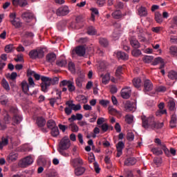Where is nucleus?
Wrapping results in <instances>:
<instances>
[{
    "instance_id": "nucleus-62",
    "label": "nucleus",
    "mask_w": 177,
    "mask_h": 177,
    "mask_svg": "<svg viewBox=\"0 0 177 177\" xmlns=\"http://www.w3.org/2000/svg\"><path fill=\"white\" fill-rule=\"evenodd\" d=\"M12 50H13V45L9 44V45L6 46L5 51L6 52V53H10V52H12Z\"/></svg>"
},
{
    "instance_id": "nucleus-55",
    "label": "nucleus",
    "mask_w": 177,
    "mask_h": 177,
    "mask_svg": "<svg viewBox=\"0 0 177 177\" xmlns=\"http://www.w3.org/2000/svg\"><path fill=\"white\" fill-rule=\"evenodd\" d=\"M23 37L25 38H34V33L32 32L26 31L24 33Z\"/></svg>"
},
{
    "instance_id": "nucleus-52",
    "label": "nucleus",
    "mask_w": 177,
    "mask_h": 177,
    "mask_svg": "<svg viewBox=\"0 0 177 177\" xmlns=\"http://www.w3.org/2000/svg\"><path fill=\"white\" fill-rule=\"evenodd\" d=\"M68 89L69 92H74L75 91V86H74V82L71 81L68 85Z\"/></svg>"
},
{
    "instance_id": "nucleus-29",
    "label": "nucleus",
    "mask_w": 177,
    "mask_h": 177,
    "mask_svg": "<svg viewBox=\"0 0 177 177\" xmlns=\"http://www.w3.org/2000/svg\"><path fill=\"white\" fill-rule=\"evenodd\" d=\"M56 64L58 66V67H66L67 66V60H66L64 58L59 59L57 60Z\"/></svg>"
},
{
    "instance_id": "nucleus-28",
    "label": "nucleus",
    "mask_w": 177,
    "mask_h": 177,
    "mask_svg": "<svg viewBox=\"0 0 177 177\" xmlns=\"http://www.w3.org/2000/svg\"><path fill=\"white\" fill-rule=\"evenodd\" d=\"M46 60L48 63H53L56 60V54L55 53H49L46 55Z\"/></svg>"
},
{
    "instance_id": "nucleus-18",
    "label": "nucleus",
    "mask_w": 177,
    "mask_h": 177,
    "mask_svg": "<svg viewBox=\"0 0 177 177\" xmlns=\"http://www.w3.org/2000/svg\"><path fill=\"white\" fill-rule=\"evenodd\" d=\"M136 164V158H128L125 159L124 165L127 167H131V165H135Z\"/></svg>"
},
{
    "instance_id": "nucleus-32",
    "label": "nucleus",
    "mask_w": 177,
    "mask_h": 177,
    "mask_svg": "<svg viewBox=\"0 0 177 177\" xmlns=\"http://www.w3.org/2000/svg\"><path fill=\"white\" fill-rule=\"evenodd\" d=\"M19 157V154L17 153H10L8 158L7 160L9 162H13V161H16Z\"/></svg>"
},
{
    "instance_id": "nucleus-22",
    "label": "nucleus",
    "mask_w": 177,
    "mask_h": 177,
    "mask_svg": "<svg viewBox=\"0 0 177 177\" xmlns=\"http://www.w3.org/2000/svg\"><path fill=\"white\" fill-rule=\"evenodd\" d=\"M85 171H86V169H85V167H80L75 169V174L77 176H81V175H84Z\"/></svg>"
},
{
    "instance_id": "nucleus-46",
    "label": "nucleus",
    "mask_w": 177,
    "mask_h": 177,
    "mask_svg": "<svg viewBox=\"0 0 177 177\" xmlns=\"http://www.w3.org/2000/svg\"><path fill=\"white\" fill-rule=\"evenodd\" d=\"M153 56L146 55L142 58L144 63H151L153 62Z\"/></svg>"
},
{
    "instance_id": "nucleus-41",
    "label": "nucleus",
    "mask_w": 177,
    "mask_h": 177,
    "mask_svg": "<svg viewBox=\"0 0 177 177\" xmlns=\"http://www.w3.org/2000/svg\"><path fill=\"white\" fill-rule=\"evenodd\" d=\"M59 133V127H57L51 129V136H53V138H57Z\"/></svg>"
},
{
    "instance_id": "nucleus-40",
    "label": "nucleus",
    "mask_w": 177,
    "mask_h": 177,
    "mask_svg": "<svg viewBox=\"0 0 177 177\" xmlns=\"http://www.w3.org/2000/svg\"><path fill=\"white\" fill-rule=\"evenodd\" d=\"M23 120V118L19 115H15L12 118V121L15 122V124H20Z\"/></svg>"
},
{
    "instance_id": "nucleus-45",
    "label": "nucleus",
    "mask_w": 177,
    "mask_h": 177,
    "mask_svg": "<svg viewBox=\"0 0 177 177\" xmlns=\"http://www.w3.org/2000/svg\"><path fill=\"white\" fill-rule=\"evenodd\" d=\"M70 129L72 131V132H78L79 128L78 126L75 123H72L69 125Z\"/></svg>"
},
{
    "instance_id": "nucleus-12",
    "label": "nucleus",
    "mask_w": 177,
    "mask_h": 177,
    "mask_svg": "<svg viewBox=\"0 0 177 177\" xmlns=\"http://www.w3.org/2000/svg\"><path fill=\"white\" fill-rule=\"evenodd\" d=\"M125 147V143L122 141H120L116 145V150L118 151L117 157H121L122 156V150Z\"/></svg>"
},
{
    "instance_id": "nucleus-25",
    "label": "nucleus",
    "mask_w": 177,
    "mask_h": 177,
    "mask_svg": "<svg viewBox=\"0 0 177 177\" xmlns=\"http://www.w3.org/2000/svg\"><path fill=\"white\" fill-rule=\"evenodd\" d=\"M138 12L140 17H145V16H147V9H146L145 7H140L138 8Z\"/></svg>"
},
{
    "instance_id": "nucleus-60",
    "label": "nucleus",
    "mask_w": 177,
    "mask_h": 177,
    "mask_svg": "<svg viewBox=\"0 0 177 177\" xmlns=\"http://www.w3.org/2000/svg\"><path fill=\"white\" fill-rule=\"evenodd\" d=\"M93 166H94V169L96 174H100V167L99 166V163H97V162H95L93 163Z\"/></svg>"
},
{
    "instance_id": "nucleus-59",
    "label": "nucleus",
    "mask_w": 177,
    "mask_h": 177,
    "mask_svg": "<svg viewBox=\"0 0 177 177\" xmlns=\"http://www.w3.org/2000/svg\"><path fill=\"white\" fill-rule=\"evenodd\" d=\"M123 68H124L121 66L118 67V68L116 69V72H115L116 77H120L121 75V74H122Z\"/></svg>"
},
{
    "instance_id": "nucleus-6",
    "label": "nucleus",
    "mask_w": 177,
    "mask_h": 177,
    "mask_svg": "<svg viewBox=\"0 0 177 177\" xmlns=\"http://www.w3.org/2000/svg\"><path fill=\"white\" fill-rule=\"evenodd\" d=\"M37 125L39 128H41V131H43L44 133L48 132V129L44 127V125L46 124V120L43 117L37 118L36 120Z\"/></svg>"
},
{
    "instance_id": "nucleus-26",
    "label": "nucleus",
    "mask_w": 177,
    "mask_h": 177,
    "mask_svg": "<svg viewBox=\"0 0 177 177\" xmlns=\"http://www.w3.org/2000/svg\"><path fill=\"white\" fill-rule=\"evenodd\" d=\"M168 107H169V109L171 111H174V110H175V107L176 106V104H175V100L171 98L168 101V104H167Z\"/></svg>"
},
{
    "instance_id": "nucleus-15",
    "label": "nucleus",
    "mask_w": 177,
    "mask_h": 177,
    "mask_svg": "<svg viewBox=\"0 0 177 177\" xmlns=\"http://www.w3.org/2000/svg\"><path fill=\"white\" fill-rule=\"evenodd\" d=\"M86 50L85 49V47H84V46H79L75 49L76 55H77V56H80V57L82 56H85Z\"/></svg>"
},
{
    "instance_id": "nucleus-3",
    "label": "nucleus",
    "mask_w": 177,
    "mask_h": 177,
    "mask_svg": "<svg viewBox=\"0 0 177 177\" xmlns=\"http://www.w3.org/2000/svg\"><path fill=\"white\" fill-rule=\"evenodd\" d=\"M41 83L40 86L41 88L42 92L46 93L48 92V88L50 86V77L46 76H41Z\"/></svg>"
},
{
    "instance_id": "nucleus-50",
    "label": "nucleus",
    "mask_w": 177,
    "mask_h": 177,
    "mask_svg": "<svg viewBox=\"0 0 177 177\" xmlns=\"http://www.w3.org/2000/svg\"><path fill=\"white\" fill-rule=\"evenodd\" d=\"M127 140H129V142L133 141V139H135V134H133V132L127 133Z\"/></svg>"
},
{
    "instance_id": "nucleus-19",
    "label": "nucleus",
    "mask_w": 177,
    "mask_h": 177,
    "mask_svg": "<svg viewBox=\"0 0 177 177\" xmlns=\"http://www.w3.org/2000/svg\"><path fill=\"white\" fill-rule=\"evenodd\" d=\"M12 5H14V6H17V5H19V6L23 8L26 6L27 0H12Z\"/></svg>"
},
{
    "instance_id": "nucleus-14",
    "label": "nucleus",
    "mask_w": 177,
    "mask_h": 177,
    "mask_svg": "<svg viewBox=\"0 0 177 177\" xmlns=\"http://www.w3.org/2000/svg\"><path fill=\"white\" fill-rule=\"evenodd\" d=\"M129 41L131 46L134 48L135 49H139L140 48V43H139V41L136 39L135 37H131L129 38Z\"/></svg>"
},
{
    "instance_id": "nucleus-13",
    "label": "nucleus",
    "mask_w": 177,
    "mask_h": 177,
    "mask_svg": "<svg viewBox=\"0 0 177 177\" xmlns=\"http://www.w3.org/2000/svg\"><path fill=\"white\" fill-rule=\"evenodd\" d=\"M111 16L113 19H115V20H121L122 17L127 16V14H122L121 10H117L112 12Z\"/></svg>"
},
{
    "instance_id": "nucleus-7",
    "label": "nucleus",
    "mask_w": 177,
    "mask_h": 177,
    "mask_svg": "<svg viewBox=\"0 0 177 177\" xmlns=\"http://www.w3.org/2000/svg\"><path fill=\"white\" fill-rule=\"evenodd\" d=\"M34 162V159L31 158V156H28L24 159H22L19 163V165L21 167V168H26L28 167V165H31Z\"/></svg>"
},
{
    "instance_id": "nucleus-64",
    "label": "nucleus",
    "mask_w": 177,
    "mask_h": 177,
    "mask_svg": "<svg viewBox=\"0 0 177 177\" xmlns=\"http://www.w3.org/2000/svg\"><path fill=\"white\" fill-rule=\"evenodd\" d=\"M167 91V87L164 86H160L156 88V92H165Z\"/></svg>"
},
{
    "instance_id": "nucleus-20",
    "label": "nucleus",
    "mask_w": 177,
    "mask_h": 177,
    "mask_svg": "<svg viewBox=\"0 0 177 177\" xmlns=\"http://www.w3.org/2000/svg\"><path fill=\"white\" fill-rule=\"evenodd\" d=\"M57 95H58V97L56 98H51L50 99V104L53 107L55 106V103H57L58 100H60L62 99V91H59L57 93Z\"/></svg>"
},
{
    "instance_id": "nucleus-31",
    "label": "nucleus",
    "mask_w": 177,
    "mask_h": 177,
    "mask_svg": "<svg viewBox=\"0 0 177 177\" xmlns=\"http://www.w3.org/2000/svg\"><path fill=\"white\" fill-rule=\"evenodd\" d=\"M76 100L77 102H80V103H83L84 104H85V103H88V98H86L84 95H79L76 97Z\"/></svg>"
},
{
    "instance_id": "nucleus-1",
    "label": "nucleus",
    "mask_w": 177,
    "mask_h": 177,
    "mask_svg": "<svg viewBox=\"0 0 177 177\" xmlns=\"http://www.w3.org/2000/svg\"><path fill=\"white\" fill-rule=\"evenodd\" d=\"M142 120V127L145 128V129H161L162 127H164V122H156V118L153 115H150L149 117H147L145 115H141Z\"/></svg>"
},
{
    "instance_id": "nucleus-42",
    "label": "nucleus",
    "mask_w": 177,
    "mask_h": 177,
    "mask_svg": "<svg viewBox=\"0 0 177 177\" xmlns=\"http://www.w3.org/2000/svg\"><path fill=\"white\" fill-rule=\"evenodd\" d=\"M168 77L170 80H177V73L174 71L169 72Z\"/></svg>"
},
{
    "instance_id": "nucleus-2",
    "label": "nucleus",
    "mask_w": 177,
    "mask_h": 177,
    "mask_svg": "<svg viewBox=\"0 0 177 177\" xmlns=\"http://www.w3.org/2000/svg\"><path fill=\"white\" fill-rule=\"evenodd\" d=\"M44 56H45V53L42 49H35L29 52V57L33 60L42 59Z\"/></svg>"
},
{
    "instance_id": "nucleus-43",
    "label": "nucleus",
    "mask_w": 177,
    "mask_h": 177,
    "mask_svg": "<svg viewBox=\"0 0 177 177\" xmlns=\"http://www.w3.org/2000/svg\"><path fill=\"white\" fill-rule=\"evenodd\" d=\"M155 20L156 22L161 24L162 21V15L159 12H156L155 14Z\"/></svg>"
},
{
    "instance_id": "nucleus-4",
    "label": "nucleus",
    "mask_w": 177,
    "mask_h": 177,
    "mask_svg": "<svg viewBox=\"0 0 177 177\" xmlns=\"http://www.w3.org/2000/svg\"><path fill=\"white\" fill-rule=\"evenodd\" d=\"M9 16L11 24H12L15 28H20L23 24L19 18L16 17V12H11Z\"/></svg>"
},
{
    "instance_id": "nucleus-61",
    "label": "nucleus",
    "mask_w": 177,
    "mask_h": 177,
    "mask_svg": "<svg viewBox=\"0 0 177 177\" xmlns=\"http://www.w3.org/2000/svg\"><path fill=\"white\" fill-rule=\"evenodd\" d=\"M100 128H101L102 132H107V131H109V124H107V123H104Z\"/></svg>"
},
{
    "instance_id": "nucleus-16",
    "label": "nucleus",
    "mask_w": 177,
    "mask_h": 177,
    "mask_svg": "<svg viewBox=\"0 0 177 177\" xmlns=\"http://www.w3.org/2000/svg\"><path fill=\"white\" fill-rule=\"evenodd\" d=\"M71 163L73 167H78V165H84V161L81 158H76L71 160Z\"/></svg>"
},
{
    "instance_id": "nucleus-51",
    "label": "nucleus",
    "mask_w": 177,
    "mask_h": 177,
    "mask_svg": "<svg viewBox=\"0 0 177 177\" xmlns=\"http://www.w3.org/2000/svg\"><path fill=\"white\" fill-rule=\"evenodd\" d=\"M109 113L111 115H115V114H118V111L117 109L113 108L112 106H109L108 108Z\"/></svg>"
},
{
    "instance_id": "nucleus-53",
    "label": "nucleus",
    "mask_w": 177,
    "mask_h": 177,
    "mask_svg": "<svg viewBox=\"0 0 177 177\" xmlns=\"http://www.w3.org/2000/svg\"><path fill=\"white\" fill-rule=\"evenodd\" d=\"M152 153H153V154H155L156 156H161V154H162V151L158 149V148H153L151 149Z\"/></svg>"
},
{
    "instance_id": "nucleus-48",
    "label": "nucleus",
    "mask_w": 177,
    "mask_h": 177,
    "mask_svg": "<svg viewBox=\"0 0 177 177\" xmlns=\"http://www.w3.org/2000/svg\"><path fill=\"white\" fill-rule=\"evenodd\" d=\"M68 70L72 73H75V64H74V62H70L68 63Z\"/></svg>"
},
{
    "instance_id": "nucleus-33",
    "label": "nucleus",
    "mask_w": 177,
    "mask_h": 177,
    "mask_svg": "<svg viewBox=\"0 0 177 177\" xmlns=\"http://www.w3.org/2000/svg\"><path fill=\"white\" fill-rule=\"evenodd\" d=\"M125 109L127 111H133L135 106H133V104L131 103V102L127 101L125 104Z\"/></svg>"
},
{
    "instance_id": "nucleus-34",
    "label": "nucleus",
    "mask_w": 177,
    "mask_h": 177,
    "mask_svg": "<svg viewBox=\"0 0 177 177\" xmlns=\"http://www.w3.org/2000/svg\"><path fill=\"white\" fill-rule=\"evenodd\" d=\"M23 19H25V20H31L34 19V15L31 12H24L22 15Z\"/></svg>"
},
{
    "instance_id": "nucleus-56",
    "label": "nucleus",
    "mask_w": 177,
    "mask_h": 177,
    "mask_svg": "<svg viewBox=\"0 0 177 177\" xmlns=\"http://www.w3.org/2000/svg\"><path fill=\"white\" fill-rule=\"evenodd\" d=\"M133 56H135L136 57H138V56H140L142 55V51L138 49L133 50L131 52Z\"/></svg>"
},
{
    "instance_id": "nucleus-17",
    "label": "nucleus",
    "mask_w": 177,
    "mask_h": 177,
    "mask_svg": "<svg viewBox=\"0 0 177 177\" xmlns=\"http://www.w3.org/2000/svg\"><path fill=\"white\" fill-rule=\"evenodd\" d=\"M85 81V75H81L75 79V84L78 88H82V82Z\"/></svg>"
},
{
    "instance_id": "nucleus-39",
    "label": "nucleus",
    "mask_w": 177,
    "mask_h": 177,
    "mask_svg": "<svg viewBox=\"0 0 177 177\" xmlns=\"http://www.w3.org/2000/svg\"><path fill=\"white\" fill-rule=\"evenodd\" d=\"M99 42L100 45H101V46H104V48L109 46V41H107L106 38H100Z\"/></svg>"
},
{
    "instance_id": "nucleus-37",
    "label": "nucleus",
    "mask_w": 177,
    "mask_h": 177,
    "mask_svg": "<svg viewBox=\"0 0 177 177\" xmlns=\"http://www.w3.org/2000/svg\"><path fill=\"white\" fill-rule=\"evenodd\" d=\"M176 127V115L173 114L170 120V127L175 128Z\"/></svg>"
},
{
    "instance_id": "nucleus-44",
    "label": "nucleus",
    "mask_w": 177,
    "mask_h": 177,
    "mask_svg": "<svg viewBox=\"0 0 177 177\" xmlns=\"http://www.w3.org/2000/svg\"><path fill=\"white\" fill-rule=\"evenodd\" d=\"M87 34L88 35H95L96 34V29L93 26H90L87 28Z\"/></svg>"
},
{
    "instance_id": "nucleus-5",
    "label": "nucleus",
    "mask_w": 177,
    "mask_h": 177,
    "mask_svg": "<svg viewBox=\"0 0 177 177\" xmlns=\"http://www.w3.org/2000/svg\"><path fill=\"white\" fill-rule=\"evenodd\" d=\"M70 146H71V143L68 137H64L59 142L58 149L67 150L70 149Z\"/></svg>"
},
{
    "instance_id": "nucleus-30",
    "label": "nucleus",
    "mask_w": 177,
    "mask_h": 177,
    "mask_svg": "<svg viewBox=\"0 0 177 177\" xmlns=\"http://www.w3.org/2000/svg\"><path fill=\"white\" fill-rule=\"evenodd\" d=\"M46 126H47V128H48V129H53L57 127L56 126V122H55V120H48L46 123Z\"/></svg>"
},
{
    "instance_id": "nucleus-24",
    "label": "nucleus",
    "mask_w": 177,
    "mask_h": 177,
    "mask_svg": "<svg viewBox=\"0 0 177 177\" xmlns=\"http://www.w3.org/2000/svg\"><path fill=\"white\" fill-rule=\"evenodd\" d=\"M133 85L135 86V88H137V89H139L140 86H142V80L139 77H136L133 80Z\"/></svg>"
},
{
    "instance_id": "nucleus-54",
    "label": "nucleus",
    "mask_w": 177,
    "mask_h": 177,
    "mask_svg": "<svg viewBox=\"0 0 177 177\" xmlns=\"http://www.w3.org/2000/svg\"><path fill=\"white\" fill-rule=\"evenodd\" d=\"M50 82L51 85H57L59 84V77H50Z\"/></svg>"
},
{
    "instance_id": "nucleus-27",
    "label": "nucleus",
    "mask_w": 177,
    "mask_h": 177,
    "mask_svg": "<svg viewBox=\"0 0 177 177\" xmlns=\"http://www.w3.org/2000/svg\"><path fill=\"white\" fill-rule=\"evenodd\" d=\"M102 77V83L104 84V85H107L109 82H110V74L106 73L104 75H101Z\"/></svg>"
},
{
    "instance_id": "nucleus-57",
    "label": "nucleus",
    "mask_w": 177,
    "mask_h": 177,
    "mask_svg": "<svg viewBox=\"0 0 177 177\" xmlns=\"http://www.w3.org/2000/svg\"><path fill=\"white\" fill-rule=\"evenodd\" d=\"M100 104H101V106H103V107H107V105L110 104V101L107 100H100Z\"/></svg>"
},
{
    "instance_id": "nucleus-9",
    "label": "nucleus",
    "mask_w": 177,
    "mask_h": 177,
    "mask_svg": "<svg viewBox=\"0 0 177 177\" xmlns=\"http://www.w3.org/2000/svg\"><path fill=\"white\" fill-rule=\"evenodd\" d=\"M68 13H70V10L67 6H62L58 8L56 12V14L58 16H66Z\"/></svg>"
},
{
    "instance_id": "nucleus-38",
    "label": "nucleus",
    "mask_w": 177,
    "mask_h": 177,
    "mask_svg": "<svg viewBox=\"0 0 177 177\" xmlns=\"http://www.w3.org/2000/svg\"><path fill=\"white\" fill-rule=\"evenodd\" d=\"M1 85L3 88L6 89V91H10V86H9V83L8 82V81H6V79L3 78L1 80Z\"/></svg>"
},
{
    "instance_id": "nucleus-35",
    "label": "nucleus",
    "mask_w": 177,
    "mask_h": 177,
    "mask_svg": "<svg viewBox=\"0 0 177 177\" xmlns=\"http://www.w3.org/2000/svg\"><path fill=\"white\" fill-rule=\"evenodd\" d=\"M123 175L124 177H133V171L129 169H124L123 171Z\"/></svg>"
},
{
    "instance_id": "nucleus-23",
    "label": "nucleus",
    "mask_w": 177,
    "mask_h": 177,
    "mask_svg": "<svg viewBox=\"0 0 177 177\" xmlns=\"http://www.w3.org/2000/svg\"><path fill=\"white\" fill-rule=\"evenodd\" d=\"M21 85L23 92H24V93H28V91H30V86L28 85V83H27V81L23 80Z\"/></svg>"
},
{
    "instance_id": "nucleus-11",
    "label": "nucleus",
    "mask_w": 177,
    "mask_h": 177,
    "mask_svg": "<svg viewBox=\"0 0 177 177\" xmlns=\"http://www.w3.org/2000/svg\"><path fill=\"white\" fill-rule=\"evenodd\" d=\"M153 82L151 80L147 79L144 81V90L146 92H150V91H153Z\"/></svg>"
},
{
    "instance_id": "nucleus-21",
    "label": "nucleus",
    "mask_w": 177,
    "mask_h": 177,
    "mask_svg": "<svg viewBox=\"0 0 177 177\" xmlns=\"http://www.w3.org/2000/svg\"><path fill=\"white\" fill-rule=\"evenodd\" d=\"M116 56L118 59H121V60H128L129 57L128 54L121 51H118L116 54Z\"/></svg>"
},
{
    "instance_id": "nucleus-58",
    "label": "nucleus",
    "mask_w": 177,
    "mask_h": 177,
    "mask_svg": "<svg viewBox=\"0 0 177 177\" xmlns=\"http://www.w3.org/2000/svg\"><path fill=\"white\" fill-rule=\"evenodd\" d=\"M169 50H170L171 55H173L174 56H176V55H177V47L176 46H171Z\"/></svg>"
},
{
    "instance_id": "nucleus-36",
    "label": "nucleus",
    "mask_w": 177,
    "mask_h": 177,
    "mask_svg": "<svg viewBox=\"0 0 177 177\" xmlns=\"http://www.w3.org/2000/svg\"><path fill=\"white\" fill-rule=\"evenodd\" d=\"M91 10L92 12L91 20V21H95V15L96 16L99 15V10L97 8H91Z\"/></svg>"
},
{
    "instance_id": "nucleus-47",
    "label": "nucleus",
    "mask_w": 177,
    "mask_h": 177,
    "mask_svg": "<svg viewBox=\"0 0 177 177\" xmlns=\"http://www.w3.org/2000/svg\"><path fill=\"white\" fill-rule=\"evenodd\" d=\"M125 122L127 124H132L133 122V116L132 115H126Z\"/></svg>"
},
{
    "instance_id": "nucleus-49",
    "label": "nucleus",
    "mask_w": 177,
    "mask_h": 177,
    "mask_svg": "<svg viewBox=\"0 0 177 177\" xmlns=\"http://www.w3.org/2000/svg\"><path fill=\"white\" fill-rule=\"evenodd\" d=\"M163 28L161 26L153 27L151 28L152 32H155L156 34H160V31H162Z\"/></svg>"
},
{
    "instance_id": "nucleus-63",
    "label": "nucleus",
    "mask_w": 177,
    "mask_h": 177,
    "mask_svg": "<svg viewBox=\"0 0 177 177\" xmlns=\"http://www.w3.org/2000/svg\"><path fill=\"white\" fill-rule=\"evenodd\" d=\"M138 38L140 42H147V39L142 35V33H139L138 35Z\"/></svg>"
},
{
    "instance_id": "nucleus-8",
    "label": "nucleus",
    "mask_w": 177,
    "mask_h": 177,
    "mask_svg": "<svg viewBox=\"0 0 177 177\" xmlns=\"http://www.w3.org/2000/svg\"><path fill=\"white\" fill-rule=\"evenodd\" d=\"M131 93L132 90L131 89V87H125L121 91V96L122 99H129V97H131Z\"/></svg>"
},
{
    "instance_id": "nucleus-10",
    "label": "nucleus",
    "mask_w": 177,
    "mask_h": 177,
    "mask_svg": "<svg viewBox=\"0 0 177 177\" xmlns=\"http://www.w3.org/2000/svg\"><path fill=\"white\" fill-rule=\"evenodd\" d=\"M151 64L152 66H157V64H160L159 67L160 70L165 67V63L164 62V59L160 57L155 58L152 62Z\"/></svg>"
}]
</instances>
